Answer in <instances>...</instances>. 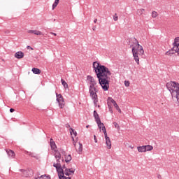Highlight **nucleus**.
Here are the masks:
<instances>
[{
	"label": "nucleus",
	"mask_w": 179,
	"mask_h": 179,
	"mask_svg": "<svg viewBox=\"0 0 179 179\" xmlns=\"http://www.w3.org/2000/svg\"><path fill=\"white\" fill-rule=\"evenodd\" d=\"M50 148L53 152L57 150V144H55V141L52 138H50Z\"/></svg>",
	"instance_id": "f8f14e48"
},
{
	"label": "nucleus",
	"mask_w": 179,
	"mask_h": 179,
	"mask_svg": "<svg viewBox=\"0 0 179 179\" xmlns=\"http://www.w3.org/2000/svg\"><path fill=\"white\" fill-rule=\"evenodd\" d=\"M54 156L56 159V162L53 164V166L55 167L57 171H62V165L61 164V152H59L57 150H55L53 151Z\"/></svg>",
	"instance_id": "39448f33"
},
{
	"label": "nucleus",
	"mask_w": 179,
	"mask_h": 179,
	"mask_svg": "<svg viewBox=\"0 0 179 179\" xmlns=\"http://www.w3.org/2000/svg\"><path fill=\"white\" fill-rule=\"evenodd\" d=\"M27 33H29V34H34V30H29Z\"/></svg>",
	"instance_id": "c756f323"
},
{
	"label": "nucleus",
	"mask_w": 179,
	"mask_h": 179,
	"mask_svg": "<svg viewBox=\"0 0 179 179\" xmlns=\"http://www.w3.org/2000/svg\"><path fill=\"white\" fill-rule=\"evenodd\" d=\"M172 50L176 51L179 55V37L175 38Z\"/></svg>",
	"instance_id": "1a4fd4ad"
},
{
	"label": "nucleus",
	"mask_w": 179,
	"mask_h": 179,
	"mask_svg": "<svg viewBox=\"0 0 179 179\" xmlns=\"http://www.w3.org/2000/svg\"><path fill=\"white\" fill-rule=\"evenodd\" d=\"M113 125L115 127V128H116V129H117V131H120L121 129V127H120V124H118V123L117 122H113Z\"/></svg>",
	"instance_id": "a878e982"
},
{
	"label": "nucleus",
	"mask_w": 179,
	"mask_h": 179,
	"mask_svg": "<svg viewBox=\"0 0 179 179\" xmlns=\"http://www.w3.org/2000/svg\"><path fill=\"white\" fill-rule=\"evenodd\" d=\"M115 103L116 102L113 99V98H111V97L108 98V106L113 107V104L114 105Z\"/></svg>",
	"instance_id": "2eb2a0df"
},
{
	"label": "nucleus",
	"mask_w": 179,
	"mask_h": 179,
	"mask_svg": "<svg viewBox=\"0 0 179 179\" xmlns=\"http://www.w3.org/2000/svg\"><path fill=\"white\" fill-rule=\"evenodd\" d=\"M31 71L33 72V73H34L35 75H40V73H41V70H40L38 68H32Z\"/></svg>",
	"instance_id": "f3484780"
},
{
	"label": "nucleus",
	"mask_w": 179,
	"mask_h": 179,
	"mask_svg": "<svg viewBox=\"0 0 179 179\" xmlns=\"http://www.w3.org/2000/svg\"><path fill=\"white\" fill-rule=\"evenodd\" d=\"M14 111H15V109H13V108H10V113H13Z\"/></svg>",
	"instance_id": "4c0bfd02"
},
{
	"label": "nucleus",
	"mask_w": 179,
	"mask_h": 179,
	"mask_svg": "<svg viewBox=\"0 0 179 179\" xmlns=\"http://www.w3.org/2000/svg\"><path fill=\"white\" fill-rule=\"evenodd\" d=\"M29 156H31V157H37V155L34 153H30Z\"/></svg>",
	"instance_id": "7c9ffc66"
},
{
	"label": "nucleus",
	"mask_w": 179,
	"mask_h": 179,
	"mask_svg": "<svg viewBox=\"0 0 179 179\" xmlns=\"http://www.w3.org/2000/svg\"><path fill=\"white\" fill-rule=\"evenodd\" d=\"M117 111L121 114V108H117Z\"/></svg>",
	"instance_id": "58836bf2"
},
{
	"label": "nucleus",
	"mask_w": 179,
	"mask_h": 179,
	"mask_svg": "<svg viewBox=\"0 0 179 179\" xmlns=\"http://www.w3.org/2000/svg\"><path fill=\"white\" fill-rule=\"evenodd\" d=\"M129 85H130L129 81H127V80L124 81V86H126V87H129Z\"/></svg>",
	"instance_id": "c85d7f7f"
},
{
	"label": "nucleus",
	"mask_w": 179,
	"mask_h": 179,
	"mask_svg": "<svg viewBox=\"0 0 179 179\" xmlns=\"http://www.w3.org/2000/svg\"><path fill=\"white\" fill-rule=\"evenodd\" d=\"M62 155H64L65 156V162L66 163H69V162H71V160H72V157L71 156V155H65V152L62 151Z\"/></svg>",
	"instance_id": "ddd939ff"
},
{
	"label": "nucleus",
	"mask_w": 179,
	"mask_h": 179,
	"mask_svg": "<svg viewBox=\"0 0 179 179\" xmlns=\"http://www.w3.org/2000/svg\"><path fill=\"white\" fill-rule=\"evenodd\" d=\"M87 80L90 85L89 92L90 97H92L94 104H97V101H99V98L97 96V92H99V83H97V81L94 78L92 77V76H87Z\"/></svg>",
	"instance_id": "f03ea898"
},
{
	"label": "nucleus",
	"mask_w": 179,
	"mask_h": 179,
	"mask_svg": "<svg viewBox=\"0 0 179 179\" xmlns=\"http://www.w3.org/2000/svg\"><path fill=\"white\" fill-rule=\"evenodd\" d=\"M34 34H35V36H43V33L38 30H34Z\"/></svg>",
	"instance_id": "393cba45"
},
{
	"label": "nucleus",
	"mask_w": 179,
	"mask_h": 179,
	"mask_svg": "<svg viewBox=\"0 0 179 179\" xmlns=\"http://www.w3.org/2000/svg\"><path fill=\"white\" fill-rule=\"evenodd\" d=\"M166 55H169V52H166Z\"/></svg>",
	"instance_id": "79ce46f5"
},
{
	"label": "nucleus",
	"mask_w": 179,
	"mask_h": 179,
	"mask_svg": "<svg viewBox=\"0 0 179 179\" xmlns=\"http://www.w3.org/2000/svg\"><path fill=\"white\" fill-rule=\"evenodd\" d=\"M27 50H33V48L30 47V46H27Z\"/></svg>",
	"instance_id": "e433bc0d"
},
{
	"label": "nucleus",
	"mask_w": 179,
	"mask_h": 179,
	"mask_svg": "<svg viewBox=\"0 0 179 179\" xmlns=\"http://www.w3.org/2000/svg\"><path fill=\"white\" fill-rule=\"evenodd\" d=\"M86 128H89V125H87V126H86Z\"/></svg>",
	"instance_id": "37998d69"
},
{
	"label": "nucleus",
	"mask_w": 179,
	"mask_h": 179,
	"mask_svg": "<svg viewBox=\"0 0 179 179\" xmlns=\"http://www.w3.org/2000/svg\"><path fill=\"white\" fill-rule=\"evenodd\" d=\"M58 3H59V0H55L54 3L52 4V10L58 6Z\"/></svg>",
	"instance_id": "b1692460"
},
{
	"label": "nucleus",
	"mask_w": 179,
	"mask_h": 179,
	"mask_svg": "<svg viewBox=\"0 0 179 179\" xmlns=\"http://www.w3.org/2000/svg\"><path fill=\"white\" fill-rule=\"evenodd\" d=\"M61 82H62V85L64 86V89H68L69 87L68 86V83H66V82L64 79H62Z\"/></svg>",
	"instance_id": "4be33fe9"
},
{
	"label": "nucleus",
	"mask_w": 179,
	"mask_h": 179,
	"mask_svg": "<svg viewBox=\"0 0 179 179\" xmlns=\"http://www.w3.org/2000/svg\"><path fill=\"white\" fill-rule=\"evenodd\" d=\"M152 149H153V146L150 145H145V152H152Z\"/></svg>",
	"instance_id": "5701e85b"
},
{
	"label": "nucleus",
	"mask_w": 179,
	"mask_h": 179,
	"mask_svg": "<svg viewBox=\"0 0 179 179\" xmlns=\"http://www.w3.org/2000/svg\"><path fill=\"white\" fill-rule=\"evenodd\" d=\"M94 23H97V19H95V20H94Z\"/></svg>",
	"instance_id": "a19ab883"
},
{
	"label": "nucleus",
	"mask_w": 179,
	"mask_h": 179,
	"mask_svg": "<svg viewBox=\"0 0 179 179\" xmlns=\"http://www.w3.org/2000/svg\"><path fill=\"white\" fill-rule=\"evenodd\" d=\"M132 54L134 61L136 62L137 65H139V59L141 57L145 55V50H143V47L137 43V44L132 48Z\"/></svg>",
	"instance_id": "7ed1b4c3"
},
{
	"label": "nucleus",
	"mask_w": 179,
	"mask_h": 179,
	"mask_svg": "<svg viewBox=\"0 0 179 179\" xmlns=\"http://www.w3.org/2000/svg\"><path fill=\"white\" fill-rule=\"evenodd\" d=\"M133 1H136V0H133Z\"/></svg>",
	"instance_id": "a18cd8bd"
},
{
	"label": "nucleus",
	"mask_w": 179,
	"mask_h": 179,
	"mask_svg": "<svg viewBox=\"0 0 179 179\" xmlns=\"http://www.w3.org/2000/svg\"><path fill=\"white\" fill-rule=\"evenodd\" d=\"M56 97L59 108H64V107H65V100L64 99V96H62L61 94H58L56 93Z\"/></svg>",
	"instance_id": "6e6552de"
},
{
	"label": "nucleus",
	"mask_w": 179,
	"mask_h": 179,
	"mask_svg": "<svg viewBox=\"0 0 179 179\" xmlns=\"http://www.w3.org/2000/svg\"><path fill=\"white\" fill-rule=\"evenodd\" d=\"M113 106H108L109 108V111L110 113H111V114H113V108H112Z\"/></svg>",
	"instance_id": "f704fd0d"
},
{
	"label": "nucleus",
	"mask_w": 179,
	"mask_h": 179,
	"mask_svg": "<svg viewBox=\"0 0 179 179\" xmlns=\"http://www.w3.org/2000/svg\"><path fill=\"white\" fill-rule=\"evenodd\" d=\"M57 173L59 174H61L62 173H63L64 176H68L69 177V176H73V174H75V169H73V168L67 169L65 166V165H63L62 168V171H57Z\"/></svg>",
	"instance_id": "423d86ee"
},
{
	"label": "nucleus",
	"mask_w": 179,
	"mask_h": 179,
	"mask_svg": "<svg viewBox=\"0 0 179 179\" xmlns=\"http://www.w3.org/2000/svg\"><path fill=\"white\" fill-rule=\"evenodd\" d=\"M50 34H52L53 36H57V34L51 32Z\"/></svg>",
	"instance_id": "ea45409f"
},
{
	"label": "nucleus",
	"mask_w": 179,
	"mask_h": 179,
	"mask_svg": "<svg viewBox=\"0 0 179 179\" xmlns=\"http://www.w3.org/2000/svg\"><path fill=\"white\" fill-rule=\"evenodd\" d=\"M137 150L139 153H143L146 152L145 145L138 146L137 147Z\"/></svg>",
	"instance_id": "4468645a"
},
{
	"label": "nucleus",
	"mask_w": 179,
	"mask_h": 179,
	"mask_svg": "<svg viewBox=\"0 0 179 179\" xmlns=\"http://www.w3.org/2000/svg\"><path fill=\"white\" fill-rule=\"evenodd\" d=\"M62 162H64L65 161L64 159H62Z\"/></svg>",
	"instance_id": "c03bdc74"
},
{
	"label": "nucleus",
	"mask_w": 179,
	"mask_h": 179,
	"mask_svg": "<svg viewBox=\"0 0 179 179\" xmlns=\"http://www.w3.org/2000/svg\"><path fill=\"white\" fill-rule=\"evenodd\" d=\"M20 171L21 173H22V174H24V173H27V171L26 170H24V169H20Z\"/></svg>",
	"instance_id": "2f4dec72"
},
{
	"label": "nucleus",
	"mask_w": 179,
	"mask_h": 179,
	"mask_svg": "<svg viewBox=\"0 0 179 179\" xmlns=\"http://www.w3.org/2000/svg\"><path fill=\"white\" fill-rule=\"evenodd\" d=\"M94 142L95 143H97V137H96V135L94 136Z\"/></svg>",
	"instance_id": "c9c22d12"
},
{
	"label": "nucleus",
	"mask_w": 179,
	"mask_h": 179,
	"mask_svg": "<svg viewBox=\"0 0 179 179\" xmlns=\"http://www.w3.org/2000/svg\"><path fill=\"white\" fill-rule=\"evenodd\" d=\"M36 179H51V177L48 175H42L40 177L36 178Z\"/></svg>",
	"instance_id": "6ab92c4d"
},
{
	"label": "nucleus",
	"mask_w": 179,
	"mask_h": 179,
	"mask_svg": "<svg viewBox=\"0 0 179 179\" xmlns=\"http://www.w3.org/2000/svg\"><path fill=\"white\" fill-rule=\"evenodd\" d=\"M70 134L72 136V138H73V136L76 137V135H78L76 131H74L72 128L70 129Z\"/></svg>",
	"instance_id": "aec40b11"
},
{
	"label": "nucleus",
	"mask_w": 179,
	"mask_h": 179,
	"mask_svg": "<svg viewBox=\"0 0 179 179\" xmlns=\"http://www.w3.org/2000/svg\"><path fill=\"white\" fill-rule=\"evenodd\" d=\"M93 68L99 79L100 86L105 92L108 90L110 88V76H111L110 69L105 66L101 65L98 62L93 63Z\"/></svg>",
	"instance_id": "f257e3e1"
},
{
	"label": "nucleus",
	"mask_w": 179,
	"mask_h": 179,
	"mask_svg": "<svg viewBox=\"0 0 179 179\" xmlns=\"http://www.w3.org/2000/svg\"><path fill=\"white\" fill-rule=\"evenodd\" d=\"M6 152L8 156V157H10L11 159H15L16 157V154L15 152L12 150H6Z\"/></svg>",
	"instance_id": "9d476101"
},
{
	"label": "nucleus",
	"mask_w": 179,
	"mask_h": 179,
	"mask_svg": "<svg viewBox=\"0 0 179 179\" xmlns=\"http://www.w3.org/2000/svg\"><path fill=\"white\" fill-rule=\"evenodd\" d=\"M23 57H24V53H23V52L22 51L17 52L15 54V57L17 58V59H22Z\"/></svg>",
	"instance_id": "9b49d317"
},
{
	"label": "nucleus",
	"mask_w": 179,
	"mask_h": 179,
	"mask_svg": "<svg viewBox=\"0 0 179 179\" xmlns=\"http://www.w3.org/2000/svg\"><path fill=\"white\" fill-rule=\"evenodd\" d=\"M59 179H71V177H66L64 173H58Z\"/></svg>",
	"instance_id": "412c9836"
},
{
	"label": "nucleus",
	"mask_w": 179,
	"mask_h": 179,
	"mask_svg": "<svg viewBox=\"0 0 179 179\" xmlns=\"http://www.w3.org/2000/svg\"><path fill=\"white\" fill-rule=\"evenodd\" d=\"M72 139H73V143L75 146L76 152H78V153L80 155V153H82L83 150V145H82V143H78V138H76L75 139L74 137H72Z\"/></svg>",
	"instance_id": "0eeeda50"
},
{
	"label": "nucleus",
	"mask_w": 179,
	"mask_h": 179,
	"mask_svg": "<svg viewBox=\"0 0 179 179\" xmlns=\"http://www.w3.org/2000/svg\"><path fill=\"white\" fill-rule=\"evenodd\" d=\"M96 124H98V128L100 132L103 131L104 134L107 149H111V139H110V137H108V136L107 135V130L106 129L104 124L101 122V120H98V122H96Z\"/></svg>",
	"instance_id": "20e7f679"
},
{
	"label": "nucleus",
	"mask_w": 179,
	"mask_h": 179,
	"mask_svg": "<svg viewBox=\"0 0 179 179\" xmlns=\"http://www.w3.org/2000/svg\"><path fill=\"white\" fill-rule=\"evenodd\" d=\"M113 106H114L115 108H116V110L117 108H120V106H118V104H117V102Z\"/></svg>",
	"instance_id": "473e14b6"
},
{
	"label": "nucleus",
	"mask_w": 179,
	"mask_h": 179,
	"mask_svg": "<svg viewBox=\"0 0 179 179\" xmlns=\"http://www.w3.org/2000/svg\"><path fill=\"white\" fill-rule=\"evenodd\" d=\"M94 117L96 122L100 121V117H99V114L97 113V112L96 110L94 111Z\"/></svg>",
	"instance_id": "a211bd4d"
},
{
	"label": "nucleus",
	"mask_w": 179,
	"mask_h": 179,
	"mask_svg": "<svg viewBox=\"0 0 179 179\" xmlns=\"http://www.w3.org/2000/svg\"><path fill=\"white\" fill-rule=\"evenodd\" d=\"M113 20H115V22H117V20H118V15H117V13H115V15H113Z\"/></svg>",
	"instance_id": "cd10ccee"
},
{
	"label": "nucleus",
	"mask_w": 179,
	"mask_h": 179,
	"mask_svg": "<svg viewBox=\"0 0 179 179\" xmlns=\"http://www.w3.org/2000/svg\"><path fill=\"white\" fill-rule=\"evenodd\" d=\"M145 13V9L139 8L136 10V15L138 16H142Z\"/></svg>",
	"instance_id": "dca6fc26"
},
{
	"label": "nucleus",
	"mask_w": 179,
	"mask_h": 179,
	"mask_svg": "<svg viewBox=\"0 0 179 179\" xmlns=\"http://www.w3.org/2000/svg\"><path fill=\"white\" fill-rule=\"evenodd\" d=\"M126 145H127L128 148H129L130 149H134V146L128 144V143H127Z\"/></svg>",
	"instance_id": "72a5a7b5"
},
{
	"label": "nucleus",
	"mask_w": 179,
	"mask_h": 179,
	"mask_svg": "<svg viewBox=\"0 0 179 179\" xmlns=\"http://www.w3.org/2000/svg\"><path fill=\"white\" fill-rule=\"evenodd\" d=\"M157 15H158V14H157V12H156V11H152V17H157Z\"/></svg>",
	"instance_id": "bb28decb"
}]
</instances>
